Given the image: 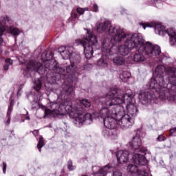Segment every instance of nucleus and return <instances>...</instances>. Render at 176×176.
<instances>
[{"label":"nucleus","mask_w":176,"mask_h":176,"mask_svg":"<svg viewBox=\"0 0 176 176\" xmlns=\"http://www.w3.org/2000/svg\"><path fill=\"white\" fill-rule=\"evenodd\" d=\"M45 114L46 116H47L49 115V110L46 109L45 111Z\"/></svg>","instance_id":"43"},{"label":"nucleus","mask_w":176,"mask_h":176,"mask_svg":"<svg viewBox=\"0 0 176 176\" xmlns=\"http://www.w3.org/2000/svg\"><path fill=\"white\" fill-rule=\"evenodd\" d=\"M95 168H98V171L94 172V174H101L102 175H106L107 173H109V170H111V166L107 165L102 168H100L99 166H96L93 168V170H94Z\"/></svg>","instance_id":"18"},{"label":"nucleus","mask_w":176,"mask_h":176,"mask_svg":"<svg viewBox=\"0 0 176 176\" xmlns=\"http://www.w3.org/2000/svg\"><path fill=\"white\" fill-rule=\"evenodd\" d=\"M33 87L36 91L38 92L42 89V81L40 79L35 80Z\"/></svg>","instance_id":"23"},{"label":"nucleus","mask_w":176,"mask_h":176,"mask_svg":"<svg viewBox=\"0 0 176 176\" xmlns=\"http://www.w3.org/2000/svg\"><path fill=\"white\" fill-rule=\"evenodd\" d=\"M61 108V105L55 103L52 105V111H60V109Z\"/></svg>","instance_id":"29"},{"label":"nucleus","mask_w":176,"mask_h":176,"mask_svg":"<svg viewBox=\"0 0 176 176\" xmlns=\"http://www.w3.org/2000/svg\"><path fill=\"white\" fill-rule=\"evenodd\" d=\"M116 96H118V87H115L110 89V91L102 100L103 108L99 111V116L103 120L111 116H115V111H116V107L119 105L116 102Z\"/></svg>","instance_id":"4"},{"label":"nucleus","mask_w":176,"mask_h":176,"mask_svg":"<svg viewBox=\"0 0 176 176\" xmlns=\"http://www.w3.org/2000/svg\"><path fill=\"white\" fill-rule=\"evenodd\" d=\"M25 119L26 120H30V116H27Z\"/></svg>","instance_id":"46"},{"label":"nucleus","mask_w":176,"mask_h":176,"mask_svg":"<svg viewBox=\"0 0 176 176\" xmlns=\"http://www.w3.org/2000/svg\"><path fill=\"white\" fill-rule=\"evenodd\" d=\"M109 34L111 36L110 43H120L126 39L124 44L118 47V53L121 56H127L130 50L133 49H135L136 52H140L138 47L140 46L141 34H127L124 30L119 26L110 27Z\"/></svg>","instance_id":"3"},{"label":"nucleus","mask_w":176,"mask_h":176,"mask_svg":"<svg viewBox=\"0 0 176 176\" xmlns=\"http://www.w3.org/2000/svg\"><path fill=\"white\" fill-rule=\"evenodd\" d=\"M129 145L131 146V149L133 151L134 153L132 157L133 162L135 163V164L145 166L147 161L144 155L148 152V148L141 146L142 145V142L141 140V129L137 130L136 135L133 137L132 141L129 142ZM140 153H143L144 155L140 154Z\"/></svg>","instance_id":"6"},{"label":"nucleus","mask_w":176,"mask_h":176,"mask_svg":"<svg viewBox=\"0 0 176 176\" xmlns=\"http://www.w3.org/2000/svg\"><path fill=\"white\" fill-rule=\"evenodd\" d=\"M82 38L76 39V43L83 47L85 58L90 60L93 57L94 50L98 49L97 37L91 33V30H87L86 36H82Z\"/></svg>","instance_id":"8"},{"label":"nucleus","mask_w":176,"mask_h":176,"mask_svg":"<svg viewBox=\"0 0 176 176\" xmlns=\"http://www.w3.org/2000/svg\"><path fill=\"white\" fill-rule=\"evenodd\" d=\"M129 152L127 151H119L117 152V160L120 164L129 162Z\"/></svg>","instance_id":"16"},{"label":"nucleus","mask_w":176,"mask_h":176,"mask_svg":"<svg viewBox=\"0 0 176 176\" xmlns=\"http://www.w3.org/2000/svg\"><path fill=\"white\" fill-rule=\"evenodd\" d=\"M137 52H136L133 55V61H135V63H142L145 61L146 58H145L144 54H142V53H145V52H140V51H137Z\"/></svg>","instance_id":"17"},{"label":"nucleus","mask_w":176,"mask_h":176,"mask_svg":"<svg viewBox=\"0 0 176 176\" xmlns=\"http://www.w3.org/2000/svg\"><path fill=\"white\" fill-rule=\"evenodd\" d=\"M131 76V74H130V72L127 71H124L120 75V78L121 79V80H122V82H126V80H127V79H129Z\"/></svg>","instance_id":"22"},{"label":"nucleus","mask_w":176,"mask_h":176,"mask_svg":"<svg viewBox=\"0 0 176 176\" xmlns=\"http://www.w3.org/2000/svg\"><path fill=\"white\" fill-rule=\"evenodd\" d=\"M169 132L170 137H176V127L170 129Z\"/></svg>","instance_id":"32"},{"label":"nucleus","mask_w":176,"mask_h":176,"mask_svg":"<svg viewBox=\"0 0 176 176\" xmlns=\"http://www.w3.org/2000/svg\"><path fill=\"white\" fill-rule=\"evenodd\" d=\"M134 164L136 165H133V164H129L127 166V171H129V173H131L132 174H137L138 173V166H140V164H135L134 163Z\"/></svg>","instance_id":"21"},{"label":"nucleus","mask_w":176,"mask_h":176,"mask_svg":"<svg viewBox=\"0 0 176 176\" xmlns=\"http://www.w3.org/2000/svg\"><path fill=\"white\" fill-rule=\"evenodd\" d=\"M116 101L118 105H123L126 107L127 113L131 118H135L138 113V109L134 103L133 98V91L131 89H128L125 92L124 91L117 89V95Z\"/></svg>","instance_id":"7"},{"label":"nucleus","mask_w":176,"mask_h":176,"mask_svg":"<svg viewBox=\"0 0 176 176\" xmlns=\"http://www.w3.org/2000/svg\"><path fill=\"white\" fill-rule=\"evenodd\" d=\"M157 0H151V3H155V2H156Z\"/></svg>","instance_id":"45"},{"label":"nucleus","mask_w":176,"mask_h":176,"mask_svg":"<svg viewBox=\"0 0 176 176\" xmlns=\"http://www.w3.org/2000/svg\"><path fill=\"white\" fill-rule=\"evenodd\" d=\"M8 167V165L6 164V162H3L2 168H3V174L6 173V168Z\"/></svg>","instance_id":"36"},{"label":"nucleus","mask_w":176,"mask_h":176,"mask_svg":"<svg viewBox=\"0 0 176 176\" xmlns=\"http://www.w3.org/2000/svg\"><path fill=\"white\" fill-rule=\"evenodd\" d=\"M14 105V100L11 99V100L10 102V106H9L8 111H7L8 116L12 114V111H13Z\"/></svg>","instance_id":"27"},{"label":"nucleus","mask_w":176,"mask_h":176,"mask_svg":"<svg viewBox=\"0 0 176 176\" xmlns=\"http://www.w3.org/2000/svg\"><path fill=\"white\" fill-rule=\"evenodd\" d=\"M166 140H167V138L164 137L163 135H159L156 139V140L158 141V142L166 141Z\"/></svg>","instance_id":"33"},{"label":"nucleus","mask_w":176,"mask_h":176,"mask_svg":"<svg viewBox=\"0 0 176 176\" xmlns=\"http://www.w3.org/2000/svg\"><path fill=\"white\" fill-rule=\"evenodd\" d=\"M72 17H73V19H78V14H76V12H72Z\"/></svg>","instance_id":"39"},{"label":"nucleus","mask_w":176,"mask_h":176,"mask_svg":"<svg viewBox=\"0 0 176 176\" xmlns=\"http://www.w3.org/2000/svg\"><path fill=\"white\" fill-rule=\"evenodd\" d=\"M102 134L105 138H109V137H111V138H113V137L115 136L116 133H113V131H112V129H109L106 127L103 129Z\"/></svg>","instance_id":"20"},{"label":"nucleus","mask_w":176,"mask_h":176,"mask_svg":"<svg viewBox=\"0 0 176 176\" xmlns=\"http://www.w3.org/2000/svg\"><path fill=\"white\" fill-rule=\"evenodd\" d=\"M43 146H45V142L43 140V138L40 137L38 140V143L37 144V148L39 152H42V148H43Z\"/></svg>","instance_id":"24"},{"label":"nucleus","mask_w":176,"mask_h":176,"mask_svg":"<svg viewBox=\"0 0 176 176\" xmlns=\"http://www.w3.org/2000/svg\"><path fill=\"white\" fill-rule=\"evenodd\" d=\"M111 43V40L109 38H104L102 43V56L101 58L98 60V67H100V68H107L108 67V61L107 60V56L109 54L110 56H112L113 53L114 49H117V47L112 45Z\"/></svg>","instance_id":"11"},{"label":"nucleus","mask_w":176,"mask_h":176,"mask_svg":"<svg viewBox=\"0 0 176 176\" xmlns=\"http://www.w3.org/2000/svg\"><path fill=\"white\" fill-rule=\"evenodd\" d=\"M76 58H77V60H78V61H79V60H80V56H76Z\"/></svg>","instance_id":"44"},{"label":"nucleus","mask_w":176,"mask_h":176,"mask_svg":"<svg viewBox=\"0 0 176 176\" xmlns=\"http://www.w3.org/2000/svg\"><path fill=\"white\" fill-rule=\"evenodd\" d=\"M122 172L120 170H116L113 173L112 176H122Z\"/></svg>","instance_id":"35"},{"label":"nucleus","mask_w":176,"mask_h":176,"mask_svg":"<svg viewBox=\"0 0 176 176\" xmlns=\"http://www.w3.org/2000/svg\"><path fill=\"white\" fill-rule=\"evenodd\" d=\"M3 43V38L2 37H0V45H2Z\"/></svg>","instance_id":"42"},{"label":"nucleus","mask_w":176,"mask_h":176,"mask_svg":"<svg viewBox=\"0 0 176 176\" xmlns=\"http://www.w3.org/2000/svg\"><path fill=\"white\" fill-rule=\"evenodd\" d=\"M73 50V47H60L58 48V53H60L63 60H68L69 58L70 60L71 65L66 67V71L65 69L59 67L58 63L56 60L52 59L44 63L45 69H50L54 74L50 77L47 76L48 82L54 83L59 79H64V78H67V74L70 75L76 74L78 67L75 65V63H77L78 60L72 58V56H75Z\"/></svg>","instance_id":"2"},{"label":"nucleus","mask_w":176,"mask_h":176,"mask_svg":"<svg viewBox=\"0 0 176 176\" xmlns=\"http://www.w3.org/2000/svg\"><path fill=\"white\" fill-rule=\"evenodd\" d=\"M5 30H6V26H5V25H2V23L0 22V36L3 35Z\"/></svg>","instance_id":"30"},{"label":"nucleus","mask_w":176,"mask_h":176,"mask_svg":"<svg viewBox=\"0 0 176 176\" xmlns=\"http://www.w3.org/2000/svg\"><path fill=\"white\" fill-rule=\"evenodd\" d=\"M113 63L118 66L124 65L126 64V59L123 56H116L113 59Z\"/></svg>","instance_id":"19"},{"label":"nucleus","mask_w":176,"mask_h":176,"mask_svg":"<svg viewBox=\"0 0 176 176\" xmlns=\"http://www.w3.org/2000/svg\"><path fill=\"white\" fill-rule=\"evenodd\" d=\"M103 122L104 126L111 130H115V129L118 127V124H119L118 120L115 116H111V117L104 119Z\"/></svg>","instance_id":"13"},{"label":"nucleus","mask_w":176,"mask_h":176,"mask_svg":"<svg viewBox=\"0 0 176 176\" xmlns=\"http://www.w3.org/2000/svg\"><path fill=\"white\" fill-rule=\"evenodd\" d=\"M10 32L14 36H17V35L20 34V30L17 28H10Z\"/></svg>","instance_id":"25"},{"label":"nucleus","mask_w":176,"mask_h":176,"mask_svg":"<svg viewBox=\"0 0 176 176\" xmlns=\"http://www.w3.org/2000/svg\"><path fill=\"white\" fill-rule=\"evenodd\" d=\"M67 168L69 170V171H72L73 170H75V166L72 165V161L69 160L67 162Z\"/></svg>","instance_id":"31"},{"label":"nucleus","mask_w":176,"mask_h":176,"mask_svg":"<svg viewBox=\"0 0 176 176\" xmlns=\"http://www.w3.org/2000/svg\"><path fill=\"white\" fill-rule=\"evenodd\" d=\"M87 10H89V8H82L80 7H78L76 8V12L77 13H78V14H85V12H87Z\"/></svg>","instance_id":"28"},{"label":"nucleus","mask_w":176,"mask_h":176,"mask_svg":"<svg viewBox=\"0 0 176 176\" xmlns=\"http://www.w3.org/2000/svg\"><path fill=\"white\" fill-rule=\"evenodd\" d=\"M7 118H8L7 124H10V115H8V111H7Z\"/></svg>","instance_id":"40"},{"label":"nucleus","mask_w":176,"mask_h":176,"mask_svg":"<svg viewBox=\"0 0 176 176\" xmlns=\"http://www.w3.org/2000/svg\"><path fill=\"white\" fill-rule=\"evenodd\" d=\"M115 113V116H116V119L118 120V126L123 130L130 129L134 124V118L126 114L123 105L118 104L116 106Z\"/></svg>","instance_id":"9"},{"label":"nucleus","mask_w":176,"mask_h":176,"mask_svg":"<svg viewBox=\"0 0 176 176\" xmlns=\"http://www.w3.org/2000/svg\"><path fill=\"white\" fill-rule=\"evenodd\" d=\"M111 27H117V26H113L111 25V21H104V22L100 23L98 27H97V31L98 32H100V34H102V32H105L107 30V34L108 35H110L111 37L112 38V36L111 34H109V29Z\"/></svg>","instance_id":"15"},{"label":"nucleus","mask_w":176,"mask_h":176,"mask_svg":"<svg viewBox=\"0 0 176 176\" xmlns=\"http://www.w3.org/2000/svg\"><path fill=\"white\" fill-rule=\"evenodd\" d=\"M27 68L28 71H34L38 74H43V72H42V69H43V65L41 63L30 60L28 62Z\"/></svg>","instance_id":"14"},{"label":"nucleus","mask_w":176,"mask_h":176,"mask_svg":"<svg viewBox=\"0 0 176 176\" xmlns=\"http://www.w3.org/2000/svg\"><path fill=\"white\" fill-rule=\"evenodd\" d=\"M72 94H74V87H72V85L63 84L58 97L61 98L62 105L66 112L69 113V116L72 119H74V123L76 127H82V124H91L93 123L91 114L87 113L83 115L86 112L83 107L90 108L91 103L88 100L84 99L80 100V104H72V102L69 99V97L72 96Z\"/></svg>","instance_id":"1"},{"label":"nucleus","mask_w":176,"mask_h":176,"mask_svg":"<svg viewBox=\"0 0 176 176\" xmlns=\"http://www.w3.org/2000/svg\"><path fill=\"white\" fill-rule=\"evenodd\" d=\"M6 64H7L8 65H12V64H13V60L10 58H7L6 60Z\"/></svg>","instance_id":"37"},{"label":"nucleus","mask_w":176,"mask_h":176,"mask_svg":"<svg viewBox=\"0 0 176 176\" xmlns=\"http://www.w3.org/2000/svg\"><path fill=\"white\" fill-rule=\"evenodd\" d=\"M139 101L142 105H149L155 100V95L140 91L138 96Z\"/></svg>","instance_id":"12"},{"label":"nucleus","mask_w":176,"mask_h":176,"mask_svg":"<svg viewBox=\"0 0 176 176\" xmlns=\"http://www.w3.org/2000/svg\"><path fill=\"white\" fill-rule=\"evenodd\" d=\"M10 65H7L6 63L4 65V66H3V68H4V70L5 71H8V69H9V67H10Z\"/></svg>","instance_id":"41"},{"label":"nucleus","mask_w":176,"mask_h":176,"mask_svg":"<svg viewBox=\"0 0 176 176\" xmlns=\"http://www.w3.org/2000/svg\"><path fill=\"white\" fill-rule=\"evenodd\" d=\"M137 174L139 176H152L151 173L147 172L146 170H145V169H142V170L138 169Z\"/></svg>","instance_id":"26"},{"label":"nucleus","mask_w":176,"mask_h":176,"mask_svg":"<svg viewBox=\"0 0 176 176\" xmlns=\"http://www.w3.org/2000/svg\"><path fill=\"white\" fill-rule=\"evenodd\" d=\"M140 25L143 27L144 30H145L146 27H154L155 34H157L161 36H164V35L167 34L170 38V45L176 46V32L175 30L173 28H169L166 30L164 26L162 25L160 23H154L153 25H151V23H140Z\"/></svg>","instance_id":"10"},{"label":"nucleus","mask_w":176,"mask_h":176,"mask_svg":"<svg viewBox=\"0 0 176 176\" xmlns=\"http://www.w3.org/2000/svg\"><path fill=\"white\" fill-rule=\"evenodd\" d=\"M139 41L140 45L138 49L140 52H144V54L147 57L156 58L159 63H163L165 64L171 60L168 54L162 52V50L159 45H152V43L149 42L145 43V41L144 40L142 34H140V38Z\"/></svg>","instance_id":"5"},{"label":"nucleus","mask_w":176,"mask_h":176,"mask_svg":"<svg viewBox=\"0 0 176 176\" xmlns=\"http://www.w3.org/2000/svg\"><path fill=\"white\" fill-rule=\"evenodd\" d=\"M1 21H3L5 23H9L10 21V18H9V16H2Z\"/></svg>","instance_id":"34"},{"label":"nucleus","mask_w":176,"mask_h":176,"mask_svg":"<svg viewBox=\"0 0 176 176\" xmlns=\"http://www.w3.org/2000/svg\"><path fill=\"white\" fill-rule=\"evenodd\" d=\"M94 12H98V6L97 4L94 5Z\"/></svg>","instance_id":"38"}]
</instances>
